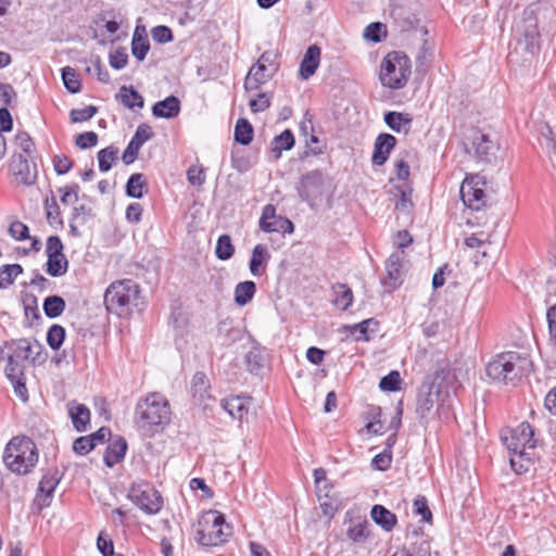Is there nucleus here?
<instances>
[{
  "label": "nucleus",
  "instance_id": "1",
  "mask_svg": "<svg viewBox=\"0 0 556 556\" xmlns=\"http://www.w3.org/2000/svg\"><path fill=\"white\" fill-rule=\"evenodd\" d=\"M531 362L516 351H504L493 357L485 366L486 377L498 384H515L529 371Z\"/></svg>",
  "mask_w": 556,
  "mask_h": 556
},
{
  "label": "nucleus",
  "instance_id": "2",
  "mask_svg": "<svg viewBox=\"0 0 556 556\" xmlns=\"http://www.w3.org/2000/svg\"><path fill=\"white\" fill-rule=\"evenodd\" d=\"M485 188V178L479 174H471L462 182L460 198L469 210L466 217L467 224L472 227H483L488 224L489 215L483 210L486 204Z\"/></svg>",
  "mask_w": 556,
  "mask_h": 556
},
{
  "label": "nucleus",
  "instance_id": "3",
  "mask_svg": "<svg viewBox=\"0 0 556 556\" xmlns=\"http://www.w3.org/2000/svg\"><path fill=\"white\" fill-rule=\"evenodd\" d=\"M170 416L169 402L160 392L140 397L135 407V417L142 428H163L170 422Z\"/></svg>",
  "mask_w": 556,
  "mask_h": 556
},
{
  "label": "nucleus",
  "instance_id": "4",
  "mask_svg": "<svg viewBox=\"0 0 556 556\" xmlns=\"http://www.w3.org/2000/svg\"><path fill=\"white\" fill-rule=\"evenodd\" d=\"M3 462L14 473H28L38 463L36 444L27 437L12 438L4 448Z\"/></svg>",
  "mask_w": 556,
  "mask_h": 556
},
{
  "label": "nucleus",
  "instance_id": "5",
  "mask_svg": "<svg viewBox=\"0 0 556 556\" xmlns=\"http://www.w3.org/2000/svg\"><path fill=\"white\" fill-rule=\"evenodd\" d=\"M412 75V62L403 52L391 51L380 63L379 80L388 89L404 88Z\"/></svg>",
  "mask_w": 556,
  "mask_h": 556
},
{
  "label": "nucleus",
  "instance_id": "6",
  "mask_svg": "<svg viewBox=\"0 0 556 556\" xmlns=\"http://www.w3.org/2000/svg\"><path fill=\"white\" fill-rule=\"evenodd\" d=\"M139 293V286L131 279L113 281L104 292L105 308L118 316L126 315L136 304Z\"/></svg>",
  "mask_w": 556,
  "mask_h": 556
},
{
  "label": "nucleus",
  "instance_id": "7",
  "mask_svg": "<svg viewBox=\"0 0 556 556\" xmlns=\"http://www.w3.org/2000/svg\"><path fill=\"white\" fill-rule=\"evenodd\" d=\"M224 515L217 510H208L199 521L194 539L203 546H218L230 535L229 532L224 531Z\"/></svg>",
  "mask_w": 556,
  "mask_h": 556
},
{
  "label": "nucleus",
  "instance_id": "8",
  "mask_svg": "<svg viewBox=\"0 0 556 556\" xmlns=\"http://www.w3.org/2000/svg\"><path fill=\"white\" fill-rule=\"evenodd\" d=\"M501 440L510 454L519 458L526 456L528 450L536 446L534 430L527 421L519 424L516 428L504 430Z\"/></svg>",
  "mask_w": 556,
  "mask_h": 556
},
{
  "label": "nucleus",
  "instance_id": "9",
  "mask_svg": "<svg viewBox=\"0 0 556 556\" xmlns=\"http://www.w3.org/2000/svg\"><path fill=\"white\" fill-rule=\"evenodd\" d=\"M276 55L273 52L265 51L261 54L257 62L251 66L244 79V89L255 91L266 84L278 71Z\"/></svg>",
  "mask_w": 556,
  "mask_h": 556
},
{
  "label": "nucleus",
  "instance_id": "10",
  "mask_svg": "<svg viewBox=\"0 0 556 556\" xmlns=\"http://www.w3.org/2000/svg\"><path fill=\"white\" fill-rule=\"evenodd\" d=\"M33 350H15L8 357L5 366V376L11 381L15 394L23 401H28V391L25 383L24 363L29 357Z\"/></svg>",
  "mask_w": 556,
  "mask_h": 556
},
{
  "label": "nucleus",
  "instance_id": "11",
  "mask_svg": "<svg viewBox=\"0 0 556 556\" xmlns=\"http://www.w3.org/2000/svg\"><path fill=\"white\" fill-rule=\"evenodd\" d=\"M128 497L137 507L149 515L157 514L163 506L160 492L148 482L134 483Z\"/></svg>",
  "mask_w": 556,
  "mask_h": 556
},
{
  "label": "nucleus",
  "instance_id": "12",
  "mask_svg": "<svg viewBox=\"0 0 556 556\" xmlns=\"http://www.w3.org/2000/svg\"><path fill=\"white\" fill-rule=\"evenodd\" d=\"M63 243L58 236L47 239V274L52 277L63 276L67 271L68 262L63 254Z\"/></svg>",
  "mask_w": 556,
  "mask_h": 556
},
{
  "label": "nucleus",
  "instance_id": "13",
  "mask_svg": "<svg viewBox=\"0 0 556 556\" xmlns=\"http://www.w3.org/2000/svg\"><path fill=\"white\" fill-rule=\"evenodd\" d=\"M260 229L264 232H280L291 235L294 232L293 223L285 216L277 215L276 207L267 204L263 207L258 222Z\"/></svg>",
  "mask_w": 556,
  "mask_h": 556
},
{
  "label": "nucleus",
  "instance_id": "14",
  "mask_svg": "<svg viewBox=\"0 0 556 556\" xmlns=\"http://www.w3.org/2000/svg\"><path fill=\"white\" fill-rule=\"evenodd\" d=\"M439 397V389L432 383L422 386L416 405V414L420 420H428Z\"/></svg>",
  "mask_w": 556,
  "mask_h": 556
},
{
  "label": "nucleus",
  "instance_id": "15",
  "mask_svg": "<svg viewBox=\"0 0 556 556\" xmlns=\"http://www.w3.org/2000/svg\"><path fill=\"white\" fill-rule=\"evenodd\" d=\"M10 169L17 185L30 186L36 180V175L31 172L28 160L23 154L12 156Z\"/></svg>",
  "mask_w": 556,
  "mask_h": 556
},
{
  "label": "nucleus",
  "instance_id": "16",
  "mask_svg": "<svg viewBox=\"0 0 556 556\" xmlns=\"http://www.w3.org/2000/svg\"><path fill=\"white\" fill-rule=\"evenodd\" d=\"M60 482L58 472H47L42 476L36 493V503L40 509L50 506L54 490Z\"/></svg>",
  "mask_w": 556,
  "mask_h": 556
},
{
  "label": "nucleus",
  "instance_id": "17",
  "mask_svg": "<svg viewBox=\"0 0 556 556\" xmlns=\"http://www.w3.org/2000/svg\"><path fill=\"white\" fill-rule=\"evenodd\" d=\"M405 260L404 251L393 252L386 262V283L392 288H396L402 282L403 264Z\"/></svg>",
  "mask_w": 556,
  "mask_h": 556
},
{
  "label": "nucleus",
  "instance_id": "18",
  "mask_svg": "<svg viewBox=\"0 0 556 556\" xmlns=\"http://www.w3.org/2000/svg\"><path fill=\"white\" fill-rule=\"evenodd\" d=\"M396 146V138L390 134H380L377 136L374 143V152L371 161L375 165H383L392 150Z\"/></svg>",
  "mask_w": 556,
  "mask_h": 556
},
{
  "label": "nucleus",
  "instance_id": "19",
  "mask_svg": "<svg viewBox=\"0 0 556 556\" xmlns=\"http://www.w3.org/2000/svg\"><path fill=\"white\" fill-rule=\"evenodd\" d=\"M320 59L321 49L317 45L309 46L299 67V75L303 80H307L316 73L320 64Z\"/></svg>",
  "mask_w": 556,
  "mask_h": 556
},
{
  "label": "nucleus",
  "instance_id": "20",
  "mask_svg": "<svg viewBox=\"0 0 556 556\" xmlns=\"http://www.w3.org/2000/svg\"><path fill=\"white\" fill-rule=\"evenodd\" d=\"M66 407L74 429L78 432L86 431L90 424L89 408L85 404L77 403L74 400L70 401Z\"/></svg>",
  "mask_w": 556,
  "mask_h": 556
},
{
  "label": "nucleus",
  "instance_id": "21",
  "mask_svg": "<svg viewBox=\"0 0 556 556\" xmlns=\"http://www.w3.org/2000/svg\"><path fill=\"white\" fill-rule=\"evenodd\" d=\"M491 235V231L481 230L465 239V245L469 249H477L478 254H480V256L475 255L476 263H480L483 258L489 256Z\"/></svg>",
  "mask_w": 556,
  "mask_h": 556
},
{
  "label": "nucleus",
  "instance_id": "22",
  "mask_svg": "<svg viewBox=\"0 0 556 556\" xmlns=\"http://www.w3.org/2000/svg\"><path fill=\"white\" fill-rule=\"evenodd\" d=\"M222 407L233 418L242 420L249 413L251 397L230 396L222 400Z\"/></svg>",
  "mask_w": 556,
  "mask_h": 556
},
{
  "label": "nucleus",
  "instance_id": "23",
  "mask_svg": "<svg viewBox=\"0 0 556 556\" xmlns=\"http://www.w3.org/2000/svg\"><path fill=\"white\" fill-rule=\"evenodd\" d=\"M467 148L471 149L479 157L486 156L492 148L493 143L488 135L483 134L479 129H473L466 142Z\"/></svg>",
  "mask_w": 556,
  "mask_h": 556
},
{
  "label": "nucleus",
  "instance_id": "24",
  "mask_svg": "<svg viewBox=\"0 0 556 556\" xmlns=\"http://www.w3.org/2000/svg\"><path fill=\"white\" fill-rule=\"evenodd\" d=\"M127 451V442L123 437H116L106 447L103 460L108 467H113L125 457Z\"/></svg>",
  "mask_w": 556,
  "mask_h": 556
},
{
  "label": "nucleus",
  "instance_id": "25",
  "mask_svg": "<svg viewBox=\"0 0 556 556\" xmlns=\"http://www.w3.org/2000/svg\"><path fill=\"white\" fill-rule=\"evenodd\" d=\"M270 255L264 244H256L252 251L249 263L250 271L253 276L260 277L265 274Z\"/></svg>",
  "mask_w": 556,
  "mask_h": 556
},
{
  "label": "nucleus",
  "instance_id": "26",
  "mask_svg": "<svg viewBox=\"0 0 556 556\" xmlns=\"http://www.w3.org/2000/svg\"><path fill=\"white\" fill-rule=\"evenodd\" d=\"M368 526V520L365 517H351L346 529L348 539L355 543L365 542L369 535Z\"/></svg>",
  "mask_w": 556,
  "mask_h": 556
},
{
  "label": "nucleus",
  "instance_id": "27",
  "mask_svg": "<svg viewBox=\"0 0 556 556\" xmlns=\"http://www.w3.org/2000/svg\"><path fill=\"white\" fill-rule=\"evenodd\" d=\"M180 112V101L175 96H169L156 102L152 108L155 117L173 118Z\"/></svg>",
  "mask_w": 556,
  "mask_h": 556
},
{
  "label": "nucleus",
  "instance_id": "28",
  "mask_svg": "<svg viewBox=\"0 0 556 556\" xmlns=\"http://www.w3.org/2000/svg\"><path fill=\"white\" fill-rule=\"evenodd\" d=\"M210 389L211 384L207 376L202 371L195 372L190 383V392L192 396L199 402H204L211 397Z\"/></svg>",
  "mask_w": 556,
  "mask_h": 556
},
{
  "label": "nucleus",
  "instance_id": "29",
  "mask_svg": "<svg viewBox=\"0 0 556 556\" xmlns=\"http://www.w3.org/2000/svg\"><path fill=\"white\" fill-rule=\"evenodd\" d=\"M370 516L371 519L387 532H390L397 522L395 514L379 504L372 506Z\"/></svg>",
  "mask_w": 556,
  "mask_h": 556
},
{
  "label": "nucleus",
  "instance_id": "30",
  "mask_svg": "<svg viewBox=\"0 0 556 556\" xmlns=\"http://www.w3.org/2000/svg\"><path fill=\"white\" fill-rule=\"evenodd\" d=\"M294 142V136L290 129H286L280 135L276 136L270 142V153L274 160H279L282 151L292 149Z\"/></svg>",
  "mask_w": 556,
  "mask_h": 556
},
{
  "label": "nucleus",
  "instance_id": "31",
  "mask_svg": "<svg viewBox=\"0 0 556 556\" xmlns=\"http://www.w3.org/2000/svg\"><path fill=\"white\" fill-rule=\"evenodd\" d=\"M413 118L410 114L403 112H388L384 114V123L396 132H408Z\"/></svg>",
  "mask_w": 556,
  "mask_h": 556
},
{
  "label": "nucleus",
  "instance_id": "32",
  "mask_svg": "<svg viewBox=\"0 0 556 556\" xmlns=\"http://www.w3.org/2000/svg\"><path fill=\"white\" fill-rule=\"evenodd\" d=\"M150 49L149 39L144 28L136 27L131 40V53L138 60H144Z\"/></svg>",
  "mask_w": 556,
  "mask_h": 556
},
{
  "label": "nucleus",
  "instance_id": "33",
  "mask_svg": "<svg viewBox=\"0 0 556 556\" xmlns=\"http://www.w3.org/2000/svg\"><path fill=\"white\" fill-rule=\"evenodd\" d=\"M118 100L122 104L129 109H141L143 108L142 96L135 90L132 87L123 86L117 94Z\"/></svg>",
  "mask_w": 556,
  "mask_h": 556
},
{
  "label": "nucleus",
  "instance_id": "34",
  "mask_svg": "<svg viewBox=\"0 0 556 556\" xmlns=\"http://www.w3.org/2000/svg\"><path fill=\"white\" fill-rule=\"evenodd\" d=\"M254 129L251 123L245 118H239L235 126V141L248 146L253 140Z\"/></svg>",
  "mask_w": 556,
  "mask_h": 556
},
{
  "label": "nucleus",
  "instance_id": "35",
  "mask_svg": "<svg viewBox=\"0 0 556 556\" xmlns=\"http://www.w3.org/2000/svg\"><path fill=\"white\" fill-rule=\"evenodd\" d=\"M332 289L334 293L333 304L340 309H348L353 303L352 290L343 283H337Z\"/></svg>",
  "mask_w": 556,
  "mask_h": 556
},
{
  "label": "nucleus",
  "instance_id": "36",
  "mask_svg": "<svg viewBox=\"0 0 556 556\" xmlns=\"http://www.w3.org/2000/svg\"><path fill=\"white\" fill-rule=\"evenodd\" d=\"M255 291L256 286L251 280L238 283L235 289L236 303L240 306L248 304L253 299Z\"/></svg>",
  "mask_w": 556,
  "mask_h": 556
},
{
  "label": "nucleus",
  "instance_id": "37",
  "mask_svg": "<svg viewBox=\"0 0 556 556\" xmlns=\"http://www.w3.org/2000/svg\"><path fill=\"white\" fill-rule=\"evenodd\" d=\"M148 190L147 182L142 174H132L126 185L127 195L140 199Z\"/></svg>",
  "mask_w": 556,
  "mask_h": 556
},
{
  "label": "nucleus",
  "instance_id": "38",
  "mask_svg": "<svg viewBox=\"0 0 556 556\" xmlns=\"http://www.w3.org/2000/svg\"><path fill=\"white\" fill-rule=\"evenodd\" d=\"M23 273L20 264H8L0 267V289H7L13 285L17 276Z\"/></svg>",
  "mask_w": 556,
  "mask_h": 556
},
{
  "label": "nucleus",
  "instance_id": "39",
  "mask_svg": "<svg viewBox=\"0 0 556 556\" xmlns=\"http://www.w3.org/2000/svg\"><path fill=\"white\" fill-rule=\"evenodd\" d=\"M45 207L49 225L52 227L63 226L62 213L54 197L46 199Z\"/></svg>",
  "mask_w": 556,
  "mask_h": 556
},
{
  "label": "nucleus",
  "instance_id": "40",
  "mask_svg": "<svg viewBox=\"0 0 556 556\" xmlns=\"http://www.w3.org/2000/svg\"><path fill=\"white\" fill-rule=\"evenodd\" d=\"M65 308V301L58 295L48 296L43 303L45 314L50 318L60 316Z\"/></svg>",
  "mask_w": 556,
  "mask_h": 556
},
{
  "label": "nucleus",
  "instance_id": "41",
  "mask_svg": "<svg viewBox=\"0 0 556 556\" xmlns=\"http://www.w3.org/2000/svg\"><path fill=\"white\" fill-rule=\"evenodd\" d=\"M118 150L114 147H108L98 152L99 169L105 173L111 169L117 159Z\"/></svg>",
  "mask_w": 556,
  "mask_h": 556
},
{
  "label": "nucleus",
  "instance_id": "42",
  "mask_svg": "<svg viewBox=\"0 0 556 556\" xmlns=\"http://www.w3.org/2000/svg\"><path fill=\"white\" fill-rule=\"evenodd\" d=\"M215 253H216L217 258H219L222 261L229 260L233 255L235 248L231 243L230 236L222 235L218 238L217 243H216Z\"/></svg>",
  "mask_w": 556,
  "mask_h": 556
},
{
  "label": "nucleus",
  "instance_id": "43",
  "mask_svg": "<svg viewBox=\"0 0 556 556\" xmlns=\"http://www.w3.org/2000/svg\"><path fill=\"white\" fill-rule=\"evenodd\" d=\"M62 79H63L64 86L66 87V89L70 92L76 93L80 90L81 84H80L79 77L74 68H72V67L63 68Z\"/></svg>",
  "mask_w": 556,
  "mask_h": 556
},
{
  "label": "nucleus",
  "instance_id": "44",
  "mask_svg": "<svg viewBox=\"0 0 556 556\" xmlns=\"http://www.w3.org/2000/svg\"><path fill=\"white\" fill-rule=\"evenodd\" d=\"M52 164L58 175H64L73 168L74 161L68 155L59 153L53 155Z\"/></svg>",
  "mask_w": 556,
  "mask_h": 556
},
{
  "label": "nucleus",
  "instance_id": "45",
  "mask_svg": "<svg viewBox=\"0 0 556 556\" xmlns=\"http://www.w3.org/2000/svg\"><path fill=\"white\" fill-rule=\"evenodd\" d=\"M248 369L253 374H258V371L264 367V357L261 353V350H250L245 356Z\"/></svg>",
  "mask_w": 556,
  "mask_h": 556
},
{
  "label": "nucleus",
  "instance_id": "46",
  "mask_svg": "<svg viewBox=\"0 0 556 556\" xmlns=\"http://www.w3.org/2000/svg\"><path fill=\"white\" fill-rule=\"evenodd\" d=\"M401 376L396 370H392L390 374L384 376L379 383V387L383 391L395 392L400 390Z\"/></svg>",
  "mask_w": 556,
  "mask_h": 556
},
{
  "label": "nucleus",
  "instance_id": "47",
  "mask_svg": "<svg viewBox=\"0 0 556 556\" xmlns=\"http://www.w3.org/2000/svg\"><path fill=\"white\" fill-rule=\"evenodd\" d=\"M109 63L114 70H122L128 63V54L125 48H117L109 55Z\"/></svg>",
  "mask_w": 556,
  "mask_h": 556
},
{
  "label": "nucleus",
  "instance_id": "48",
  "mask_svg": "<svg viewBox=\"0 0 556 556\" xmlns=\"http://www.w3.org/2000/svg\"><path fill=\"white\" fill-rule=\"evenodd\" d=\"M65 338V330L60 325L50 327L47 333V341L50 348H60Z\"/></svg>",
  "mask_w": 556,
  "mask_h": 556
},
{
  "label": "nucleus",
  "instance_id": "49",
  "mask_svg": "<svg viewBox=\"0 0 556 556\" xmlns=\"http://www.w3.org/2000/svg\"><path fill=\"white\" fill-rule=\"evenodd\" d=\"M97 113V108L93 105L86 106L84 109H74L71 111L72 123H83L89 121Z\"/></svg>",
  "mask_w": 556,
  "mask_h": 556
},
{
  "label": "nucleus",
  "instance_id": "50",
  "mask_svg": "<svg viewBox=\"0 0 556 556\" xmlns=\"http://www.w3.org/2000/svg\"><path fill=\"white\" fill-rule=\"evenodd\" d=\"M59 192L61 193V202L64 205L74 204L78 201L79 186L77 184L65 186L60 188Z\"/></svg>",
  "mask_w": 556,
  "mask_h": 556
},
{
  "label": "nucleus",
  "instance_id": "51",
  "mask_svg": "<svg viewBox=\"0 0 556 556\" xmlns=\"http://www.w3.org/2000/svg\"><path fill=\"white\" fill-rule=\"evenodd\" d=\"M205 169L201 165H192L187 170V179L193 186H202L205 182Z\"/></svg>",
  "mask_w": 556,
  "mask_h": 556
},
{
  "label": "nucleus",
  "instance_id": "52",
  "mask_svg": "<svg viewBox=\"0 0 556 556\" xmlns=\"http://www.w3.org/2000/svg\"><path fill=\"white\" fill-rule=\"evenodd\" d=\"M372 324V320L367 319L359 324L350 327L351 336L357 341H369L368 328Z\"/></svg>",
  "mask_w": 556,
  "mask_h": 556
},
{
  "label": "nucleus",
  "instance_id": "53",
  "mask_svg": "<svg viewBox=\"0 0 556 556\" xmlns=\"http://www.w3.org/2000/svg\"><path fill=\"white\" fill-rule=\"evenodd\" d=\"M97 446V443H92V439L89 435L79 437L73 443V451L78 455H86Z\"/></svg>",
  "mask_w": 556,
  "mask_h": 556
},
{
  "label": "nucleus",
  "instance_id": "54",
  "mask_svg": "<svg viewBox=\"0 0 556 556\" xmlns=\"http://www.w3.org/2000/svg\"><path fill=\"white\" fill-rule=\"evenodd\" d=\"M414 513L421 516L424 521H430L432 519V514L428 507V502L425 496L419 495L415 498Z\"/></svg>",
  "mask_w": 556,
  "mask_h": 556
},
{
  "label": "nucleus",
  "instance_id": "55",
  "mask_svg": "<svg viewBox=\"0 0 556 556\" xmlns=\"http://www.w3.org/2000/svg\"><path fill=\"white\" fill-rule=\"evenodd\" d=\"M9 233L10 236L18 241L25 240L29 238V229L27 225L20 220H15L11 223L9 227Z\"/></svg>",
  "mask_w": 556,
  "mask_h": 556
},
{
  "label": "nucleus",
  "instance_id": "56",
  "mask_svg": "<svg viewBox=\"0 0 556 556\" xmlns=\"http://www.w3.org/2000/svg\"><path fill=\"white\" fill-rule=\"evenodd\" d=\"M400 199L395 203V210L403 213H408L413 208L412 189L407 188L400 191Z\"/></svg>",
  "mask_w": 556,
  "mask_h": 556
},
{
  "label": "nucleus",
  "instance_id": "57",
  "mask_svg": "<svg viewBox=\"0 0 556 556\" xmlns=\"http://www.w3.org/2000/svg\"><path fill=\"white\" fill-rule=\"evenodd\" d=\"M75 143L80 149H89L98 143V135L94 131H86L76 137Z\"/></svg>",
  "mask_w": 556,
  "mask_h": 556
},
{
  "label": "nucleus",
  "instance_id": "58",
  "mask_svg": "<svg viewBox=\"0 0 556 556\" xmlns=\"http://www.w3.org/2000/svg\"><path fill=\"white\" fill-rule=\"evenodd\" d=\"M249 105L253 113L264 112L270 106V98L267 93H258L257 98L250 100Z\"/></svg>",
  "mask_w": 556,
  "mask_h": 556
},
{
  "label": "nucleus",
  "instance_id": "59",
  "mask_svg": "<svg viewBox=\"0 0 556 556\" xmlns=\"http://www.w3.org/2000/svg\"><path fill=\"white\" fill-rule=\"evenodd\" d=\"M413 237L407 230H399L392 237V243L400 251H404L405 248L413 243Z\"/></svg>",
  "mask_w": 556,
  "mask_h": 556
},
{
  "label": "nucleus",
  "instance_id": "60",
  "mask_svg": "<svg viewBox=\"0 0 556 556\" xmlns=\"http://www.w3.org/2000/svg\"><path fill=\"white\" fill-rule=\"evenodd\" d=\"M509 462H510L511 469L516 473L521 475L529 470V465H530L531 458H530L528 452H527V455L523 456L522 458H519L517 455L511 454Z\"/></svg>",
  "mask_w": 556,
  "mask_h": 556
},
{
  "label": "nucleus",
  "instance_id": "61",
  "mask_svg": "<svg viewBox=\"0 0 556 556\" xmlns=\"http://www.w3.org/2000/svg\"><path fill=\"white\" fill-rule=\"evenodd\" d=\"M152 38L160 43H166L173 40V33L167 26H156L152 28Z\"/></svg>",
  "mask_w": 556,
  "mask_h": 556
},
{
  "label": "nucleus",
  "instance_id": "62",
  "mask_svg": "<svg viewBox=\"0 0 556 556\" xmlns=\"http://www.w3.org/2000/svg\"><path fill=\"white\" fill-rule=\"evenodd\" d=\"M97 547L103 556L114 555V545L110 538L105 536L103 532L98 535Z\"/></svg>",
  "mask_w": 556,
  "mask_h": 556
},
{
  "label": "nucleus",
  "instance_id": "63",
  "mask_svg": "<svg viewBox=\"0 0 556 556\" xmlns=\"http://www.w3.org/2000/svg\"><path fill=\"white\" fill-rule=\"evenodd\" d=\"M383 31H384L383 24L371 23L365 28L364 36L374 42H379L381 40V35Z\"/></svg>",
  "mask_w": 556,
  "mask_h": 556
},
{
  "label": "nucleus",
  "instance_id": "64",
  "mask_svg": "<svg viewBox=\"0 0 556 556\" xmlns=\"http://www.w3.org/2000/svg\"><path fill=\"white\" fill-rule=\"evenodd\" d=\"M392 556H430V544L428 541L422 540L416 553L415 551L399 549Z\"/></svg>",
  "mask_w": 556,
  "mask_h": 556
}]
</instances>
